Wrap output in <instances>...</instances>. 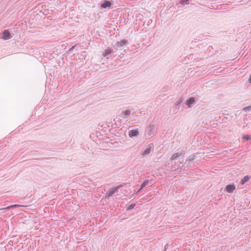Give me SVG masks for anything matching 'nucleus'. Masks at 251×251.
Segmentation results:
<instances>
[{"mask_svg": "<svg viewBox=\"0 0 251 251\" xmlns=\"http://www.w3.org/2000/svg\"><path fill=\"white\" fill-rule=\"evenodd\" d=\"M154 149V145L152 143L149 144L148 147L143 151H142V156L145 157L149 155L151 151H153Z\"/></svg>", "mask_w": 251, "mask_h": 251, "instance_id": "1", "label": "nucleus"}, {"mask_svg": "<svg viewBox=\"0 0 251 251\" xmlns=\"http://www.w3.org/2000/svg\"><path fill=\"white\" fill-rule=\"evenodd\" d=\"M122 185H120L117 187L110 188L109 191L105 194V198H109L110 196L113 195L115 193L117 192L118 190L122 187Z\"/></svg>", "mask_w": 251, "mask_h": 251, "instance_id": "2", "label": "nucleus"}, {"mask_svg": "<svg viewBox=\"0 0 251 251\" xmlns=\"http://www.w3.org/2000/svg\"><path fill=\"white\" fill-rule=\"evenodd\" d=\"M148 134L150 136H153L155 133L154 125L150 124L148 127Z\"/></svg>", "mask_w": 251, "mask_h": 251, "instance_id": "3", "label": "nucleus"}, {"mask_svg": "<svg viewBox=\"0 0 251 251\" xmlns=\"http://www.w3.org/2000/svg\"><path fill=\"white\" fill-rule=\"evenodd\" d=\"M152 184L153 183L151 180L146 179L141 185L140 189H142L143 188L147 186H151Z\"/></svg>", "mask_w": 251, "mask_h": 251, "instance_id": "4", "label": "nucleus"}, {"mask_svg": "<svg viewBox=\"0 0 251 251\" xmlns=\"http://www.w3.org/2000/svg\"><path fill=\"white\" fill-rule=\"evenodd\" d=\"M2 38L3 40H8L11 38V34L7 30H5L2 33Z\"/></svg>", "mask_w": 251, "mask_h": 251, "instance_id": "5", "label": "nucleus"}, {"mask_svg": "<svg viewBox=\"0 0 251 251\" xmlns=\"http://www.w3.org/2000/svg\"><path fill=\"white\" fill-rule=\"evenodd\" d=\"M139 132L137 129L131 130L128 132V135L130 137L137 136Z\"/></svg>", "mask_w": 251, "mask_h": 251, "instance_id": "6", "label": "nucleus"}, {"mask_svg": "<svg viewBox=\"0 0 251 251\" xmlns=\"http://www.w3.org/2000/svg\"><path fill=\"white\" fill-rule=\"evenodd\" d=\"M235 189V187L234 185L229 184L226 187V191L228 193H232Z\"/></svg>", "mask_w": 251, "mask_h": 251, "instance_id": "7", "label": "nucleus"}, {"mask_svg": "<svg viewBox=\"0 0 251 251\" xmlns=\"http://www.w3.org/2000/svg\"><path fill=\"white\" fill-rule=\"evenodd\" d=\"M195 102V98L193 97L190 98L186 101V104L189 107H191L192 105Z\"/></svg>", "mask_w": 251, "mask_h": 251, "instance_id": "8", "label": "nucleus"}, {"mask_svg": "<svg viewBox=\"0 0 251 251\" xmlns=\"http://www.w3.org/2000/svg\"><path fill=\"white\" fill-rule=\"evenodd\" d=\"M111 3L110 1L108 0H105L101 4L100 6L102 8H106L108 7H110Z\"/></svg>", "mask_w": 251, "mask_h": 251, "instance_id": "9", "label": "nucleus"}, {"mask_svg": "<svg viewBox=\"0 0 251 251\" xmlns=\"http://www.w3.org/2000/svg\"><path fill=\"white\" fill-rule=\"evenodd\" d=\"M112 50L109 48H108L105 50L104 52L103 53V56L108 58L109 57V55L110 54Z\"/></svg>", "mask_w": 251, "mask_h": 251, "instance_id": "10", "label": "nucleus"}, {"mask_svg": "<svg viewBox=\"0 0 251 251\" xmlns=\"http://www.w3.org/2000/svg\"><path fill=\"white\" fill-rule=\"evenodd\" d=\"M127 41L125 40V39H123V40H122L119 42H117V44H118V47H122L126 44H127Z\"/></svg>", "mask_w": 251, "mask_h": 251, "instance_id": "11", "label": "nucleus"}, {"mask_svg": "<svg viewBox=\"0 0 251 251\" xmlns=\"http://www.w3.org/2000/svg\"><path fill=\"white\" fill-rule=\"evenodd\" d=\"M251 178V177L248 176H245L243 179H242L241 181H240V183L242 185L244 184L245 183H246L247 182H248L250 179Z\"/></svg>", "mask_w": 251, "mask_h": 251, "instance_id": "12", "label": "nucleus"}, {"mask_svg": "<svg viewBox=\"0 0 251 251\" xmlns=\"http://www.w3.org/2000/svg\"><path fill=\"white\" fill-rule=\"evenodd\" d=\"M182 154V153H181V152H180V153H174V154H173L172 155V156H171V157L170 159H171V160H175V159H176V158H177L178 157H179V156H181Z\"/></svg>", "mask_w": 251, "mask_h": 251, "instance_id": "13", "label": "nucleus"}, {"mask_svg": "<svg viewBox=\"0 0 251 251\" xmlns=\"http://www.w3.org/2000/svg\"><path fill=\"white\" fill-rule=\"evenodd\" d=\"M181 103V100H178L174 104V107L176 108L177 109H179V105Z\"/></svg>", "mask_w": 251, "mask_h": 251, "instance_id": "14", "label": "nucleus"}, {"mask_svg": "<svg viewBox=\"0 0 251 251\" xmlns=\"http://www.w3.org/2000/svg\"><path fill=\"white\" fill-rule=\"evenodd\" d=\"M131 113V112L129 110L126 109L125 110H123L122 111V114L125 115L126 116H129Z\"/></svg>", "mask_w": 251, "mask_h": 251, "instance_id": "15", "label": "nucleus"}, {"mask_svg": "<svg viewBox=\"0 0 251 251\" xmlns=\"http://www.w3.org/2000/svg\"><path fill=\"white\" fill-rule=\"evenodd\" d=\"M21 206H22L21 205L14 204V205H10L9 206H7V207L4 208V209H10L11 208H12V207H21Z\"/></svg>", "mask_w": 251, "mask_h": 251, "instance_id": "16", "label": "nucleus"}, {"mask_svg": "<svg viewBox=\"0 0 251 251\" xmlns=\"http://www.w3.org/2000/svg\"><path fill=\"white\" fill-rule=\"evenodd\" d=\"M251 110V105L244 107L243 109V111L244 112H247V111Z\"/></svg>", "mask_w": 251, "mask_h": 251, "instance_id": "17", "label": "nucleus"}, {"mask_svg": "<svg viewBox=\"0 0 251 251\" xmlns=\"http://www.w3.org/2000/svg\"><path fill=\"white\" fill-rule=\"evenodd\" d=\"M135 206V204H131L127 207V209L128 210H131V209H133Z\"/></svg>", "mask_w": 251, "mask_h": 251, "instance_id": "18", "label": "nucleus"}, {"mask_svg": "<svg viewBox=\"0 0 251 251\" xmlns=\"http://www.w3.org/2000/svg\"><path fill=\"white\" fill-rule=\"evenodd\" d=\"M180 3L181 4H189L188 0H181Z\"/></svg>", "mask_w": 251, "mask_h": 251, "instance_id": "19", "label": "nucleus"}, {"mask_svg": "<svg viewBox=\"0 0 251 251\" xmlns=\"http://www.w3.org/2000/svg\"><path fill=\"white\" fill-rule=\"evenodd\" d=\"M245 138V139L246 140H250V137L249 136H247Z\"/></svg>", "mask_w": 251, "mask_h": 251, "instance_id": "20", "label": "nucleus"}, {"mask_svg": "<svg viewBox=\"0 0 251 251\" xmlns=\"http://www.w3.org/2000/svg\"><path fill=\"white\" fill-rule=\"evenodd\" d=\"M141 190H142V189H140H140H139V190L137 191V193H139V192L141 191Z\"/></svg>", "mask_w": 251, "mask_h": 251, "instance_id": "21", "label": "nucleus"}]
</instances>
